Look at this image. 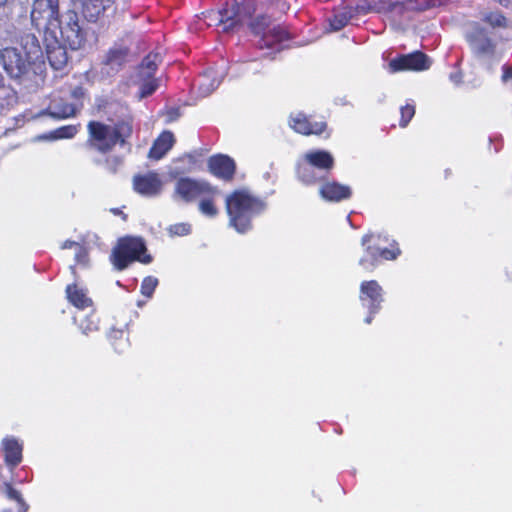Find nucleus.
Segmentation results:
<instances>
[{
    "instance_id": "nucleus-1",
    "label": "nucleus",
    "mask_w": 512,
    "mask_h": 512,
    "mask_svg": "<svg viewBox=\"0 0 512 512\" xmlns=\"http://www.w3.org/2000/svg\"><path fill=\"white\" fill-rule=\"evenodd\" d=\"M225 203L229 226L240 234L249 232L252 229V220L267 208L264 200L244 189L236 190L228 195Z\"/></svg>"
},
{
    "instance_id": "nucleus-2",
    "label": "nucleus",
    "mask_w": 512,
    "mask_h": 512,
    "mask_svg": "<svg viewBox=\"0 0 512 512\" xmlns=\"http://www.w3.org/2000/svg\"><path fill=\"white\" fill-rule=\"evenodd\" d=\"M380 234L368 233L361 239L365 248L364 254L359 259V266L365 271H373L380 262V259L394 261L401 255V249L396 241H392L387 248L379 246Z\"/></svg>"
},
{
    "instance_id": "nucleus-3",
    "label": "nucleus",
    "mask_w": 512,
    "mask_h": 512,
    "mask_svg": "<svg viewBox=\"0 0 512 512\" xmlns=\"http://www.w3.org/2000/svg\"><path fill=\"white\" fill-rule=\"evenodd\" d=\"M88 132L91 146L105 153L111 150L118 142H124V137L130 133V127L125 123L107 125L91 121L88 124Z\"/></svg>"
},
{
    "instance_id": "nucleus-4",
    "label": "nucleus",
    "mask_w": 512,
    "mask_h": 512,
    "mask_svg": "<svg viewBox=\"0 0 512 512\" xmlns=\"http://www.w3.org/2000/svg\"><path fill=\"white\" fill-rule=\"evenodd\" d=\"M473 55L485 66L490 68L498 63L502 57V51L498 48L497 42L482 27H475L466 35Z\"/></svg>"
},
{
    "instance_id": "nucleus-5",
    "label": "nucleus",
    "mask_w": 512,
    "mask_h": 512,
    "mask_svg": "<svg viewBox=\"0 0 512 512\" xmlns=\"http://www.w3.org/2000/svg\"><path fill=\"white\" fill-rule=\"evenodd\" d=\"M111 261L117 270H123L133 261L148 264L152 258L146 254V246L141 238L125 237L113 250Z\"/></svg>"
},
{
    "instance_id": "nucleus-6",
    "label": "nucleus",
    "mask_w": 512,
    "mask_h": 512,
    "mask_svg": "<svg viewBox=\"0 0 512 512\" xmlns=\"http://www.w3.org/2000/svg\"><path fill=\"white\" fill-rule=\"evenodd\" d=\"M32 25L45 35L56 33L59 26V0H34L31 10Z\"/></svg>"
},
{
    "instance_id": "nucleus-7",
    "label": "nucleus",
    "mask_w": 512,
    "mask_h": 512,
    "mask_svg": "<svg viewBox=\"0 0 512 512\" xmlns=\"http://www.w3.org/2000/svg\"><path fill=\"white\" fill-rule=\"evenodd\" d=\"M251 30L256 35H261L259 42L260 48L273 49L279 51L282 49V43L289 38L288 32L279 25L270 26L268 18L257 17L251 24Z\"/></svg>"
},
{
    "instance_id": "nucleus-8",
    "label": "nucleus",
    "mask_w": 512,
    "mask_h": 512,
    "mask_svg": "<svg viewBox=\"0 0 512 512\" xmlns=\"http://www.w3.org/2000/svg\"><path fill=\"white\" fill-rule=\"evenodd\" d=\"M59 31L62 41L67 44L70 49L78 50L85 42V34L79 25V17L74 11H67L62 19L59 20Z\"/></svg>"
},
{
    "instance_id": "nucleus-9",
    "label": "nucleus",
    "mask_w": 512,
    "mask_h": 512,
    "mask_svg": "<svg viewBox=\"0 0 512 512\" xmlns=\"http://www.w3.org/2000/svg\"><path fill=\"white\" fill-rule=\"evenodd\" d=\"M203 18L207 26H217L221 32H230L240 22L239 6L236 3L226 4L220 10L203 13Z\"/></svg>"
},
{
    "instance_id": "nucleus-10",
    "label": "nucleus",
    "mask_w": 512,
    "mask_h": 512,
    "mask_svg": "<svg viewBox=\"0 0 512 512\" xmlns=\"http://www.w3.org/2000/svg\"><path fill=\"white\" fill-rule=\"evenodd\" d=\"M360 301L363 307L367 308L369 315L364 319L365 323L372 322V316L381 308L383 302V290L377 281H364L360 285Z\"/></svg>"
},
{
    "instance_id": "nucleus-11",
    "label": "nucleus",
    "mask_w": 512,
    "mask_h": 512,
    "mask_svg": "<svg viewBox=\"0 0 512 512\" xmlns=\"http://www.w3.org/2000/svg\"><path fill=\"white\" fill-rule=\"evenodd\" d=\"M215 193V187L203 180L180 178L175 185V194L186 202L199 199L202 195Z\"/></svg>"
},
{
    "instance_id": "nucleus-12",
    "label": "nucleus",
    "mask_w": 512,
    "mask_h": 512,
    "mask_svg": "<svg viewBox=\"0 0 512 512\" xmlns=\"http://www.w3.org/2000/svg\"><path fill=\"white\" fill-rule=\"evenodd\" d=\"M0 62L5 71L13 78L22 76L30 65L17 47H7L0 50Z\"/></svg>"
},
{
    "instance_id": "nucleus-13",
    "label": "nucleus",
    "mask_w": 512,
    "mask_h": 512,
    "mask_svg": "<svg viewBox=\"0 0 512 512\" xmlns=\"http://www.w3.org/2000/svg\"><path fill=\"white\" fill-rule=\"evenodd\" d=\"M431 61L427 55L422 52H414L392 59L389 63L391 72L399 71H424L429 69Z\"/></svg>"
},
{
    "instance_id": "nucleus-14",
    "label": "nucleus",
    "mask_w": 512,
    "mask_h": 512,
    "mask_svg": "<svg viewBox=\"0 0 512 512\" xmlns=\"http://www.w3.org/2000/svg\"><path fill=\"white\" fill-rule=\"evenodd\" d=\"M163 188V181L156 172H147L133 177V189L144 197L158 196Z\"/></svg>"
},
{
    "instance_id": "nucleus-15",
    "label": "nucleus",
    "mask_w": 512,
    "mask_h": 512,
    "mask_svg": "<svg viewBox=\"0 0 512 512\" xmlns=\"http://www.w3.org/2000/svg\"><path fill=\"white\" fill-rule=\"evenodd\" d=\"M416 0H406L405 2H393L391 0H378V6L375 8L377 13L390 14L394 19H402L409 12H421V4L414 6Z\"/></svg>"
},
{
    "instance_id": "nucleus-16",
    "label": "nucleus",
    "mask_w": 512,
    "mask_h": 512,
    "mask_svg": "<svg viewBox=\"0 0 512 512\" xmlns=\"http://www.w3.org/2000/svg\"><path fill=\"white\" fill-rule=\"evenodd\" d=\"M47 59L52 68L61 70L68 61L66 49L60 44L56 33L45 35Z\"/></svg>"
},
{
    "instance_id": "nucleus-17",
    "label": "nucleus",
    "mask_w": 512,
    "mask_h": 512,
    "mask_svg": "<svg viewBox=\"0 0 512 512\" xmlns=\"http://www.w3.org/2000/svg\"><path fill=\"white\" fill-rule=\"evenodd\" d=\"M80 106L77 103H70L60 95L55 94L52 95L49 105L43 113L55 119H66L75 116Z\"/></svg>"
},
{
    "instance_id": "nucleus-18",
    "label": "nucleus",
    "mask_w": 512,
    "mask_h": 512,
    "mask_svg": "<svg viewBox=\"0 0 512 512\" xmlns=\"http://www.w3.org/2000/svg\"><path fill=\"white\" fill-rule=\"evenodd\" d=\"M289 125L294 131L303 135H320L326 129L325 122H311L305 114L300 112L291 115Z\"/></svg>"
},
{
    "instance_id": "nucleus-19",
    "label": "nucleus",
    "mask_w": 512,
    "mask_h": 512,
    "mask_svg": "<svg viewBox=\"0 0 512 512\" xmlns=\"http://www.w3.org/2000/svg\"><path fill=\"white\" fill-rule=\"evenodd\" d=\"M300 160L327 175L334 167V157L326 150H310Z\"/></svg>"
},
{
    "instance_id": "nucleus-20",
    "label": "nucleus",
    "mask_w": 512,
    "mask_h": 512,
    "mask_svg": "<svg viewBox=\"0 0 512 512\" xmlns=\"http://www.w3.org/2000/svg\"><path fill=\"white\" fill-rule=\"evenodd\" d=\"M225 75L226 69L224 66L220 68H209L200 77L198 85L199 95L201 97L210 95L215 89L218 88Z\"/></svg>"
},
{
    "instance_id": "nucleus-21",
    "label": "nucleus",
    "mask_w": 512,
    "mask_h": 512,
    "mask_svg": "<svg viewBox=\"0 0 512 512\" xmlns=\"http://www.w3.org/2000/svg\"><path fill=\"white\" fill-rule=\"evenodd\" d=\"M319 194L325 201L340 202L349 199L351 188L336 181H325L319 188Z\"/></svg>"
},
{
    "instance_id": "nucleus-22",
    "label": "nucleus",
    "mask_w": 512,
    "mask_h": 512,
    "mask_svg": "<svg viewBox=\"0 0 512 512\" xmlns=\"http://www.w3.org/2000/svg\"><path fill=\"white\" fill-rule=\"evenodd\" d=\"M208 167L213 175L222 179H230L235 172L234 160L226 155L212 156Z\"/></svg>"
},
{
    "instance_id": "nucleus-23",
    "label": "nucleus",
    "mask_w": 512,
    "mask_h": 512,
    "mask_svg": "<svg viewBox=\"0 0 512 512\" xmlns=\"http://www.w3.org/2000/svg\"><path fill=\"white\" fill-rule=\"evenodd\" d=\"M30 64L43 59V51L37 37L34 34H25L21 37L18 48Z\"/></svg>"
},
{
    "instance_id": "nucleus-24",
    "label": "nucleus",
    "mask_w": 512,
    "mask_h": 512,
    "mask_svg": "<svg viewBox=\"0 0 512 512\" xmlns=\"http://www.w3.org/2000/svg\"><path fill=\"white\" fill-rule=\"evenodd\" d=\"M174 142V135L170 131H164L154 141L149 151V158L154 160L161 159L172 148Z\"/></svg>"
},
{
    "instance_id": "nucleus-25",
    "label": "nucleus",
    "mask_w": 512,
    "mask_h": 512,
    "mask_svg": "<svg viewBox=\"0 0 512 512\" xmlns=\"http://www.w3.org/2000/svg\"><path fill=\"white\" fill-rule=\"evenodd\" d=\"M326 174L300 160L297 163V178L305 185H314L325 179Z\"/></svg>"
},
{
    "instance_id": "nucleus-26",
    "label": "nucleus",
    "mask_w": 512,
    "mask_h": 512,
    "mask_svg": "<svg viewBox=\"0 0 512 512\" xmlns=\"http://www.w3.org/2000/svg\"><path fill=\"white\" fill-rule=\"evenodd\" d=\"M6 462L12 467L22 461V445L14 437H6L2 441Z\"/></svg>"
},
{
    "instance_id": "nucleus-27",
    "label": "nucleus",
    "mask_w": 512,
    "mask_h": 512,
    "mask_svg": "<svg viewBox=\"0 0 512 512\" xmlns=\"http://www.w3.org/2000/svg\"><path fill=\"white\" fill-rule=\"evenodd\" d=\"M66 293L69 302L80 310L92 305V300L87 296L86 290L79 287L77 284L68 285Z\"/></svg>"
},
{
    "instance_id": "nucleus-28",
    "label": "nucleus",
    "mask_w": 512,
    "mask_h": 512,
    "mask_svg": "<svg viewBox=\"0 0 512 512\" xmlns=\"http://www.w3.org/2000/svg\"><path fill=\"white\" fill-rule=\"evenodd\" d=\"M220 191L215 187V193L202 195L199 198V211L206 217L214 218L218 215V208L215 205V200L219 197Z\"/></svg>"
},
{
    "instance_id": "nucleus-29",
    "label": "nucleus",
    "mask_w": 512,
    "mask_h": 512,
    "mask_svg": "<svg viewBox=\"0 0 512 512\" xmlns=\"http://www.w3.org/2000/svg\"><path fill=\"white\" fill-rule=\"evenodd\" d=\"M353 17L352 7H343L336 10L333 18L330 20L331 29L333 31L341 30Z\"/></svg>"
},
{
    "instance_id": "nucleus-30",
    "label": "nucleus",
    "mask_w": 512,
    "mask_h": 512,
    "mask_svg": "<svg viewBox=\"0 0 512 512\" xmlns=\"http://www.w3.org/2000/svg\"><path fill=\"white\" fill-rule=\"evenodd\" d=\"M74 321L79 324V328L82 333L88 335L98 329V317L94 313H90L89 315H83L82 313H78L74 316Z\"/></svg>"
},
{
    "instance_id": "nucleus-31",
    "label": "nucleus",
    "mask_w": 512,
    "mask_h": 512,
    "mask_svg": "<svg viewBox=\"0 0 512 512\" xmlns=\"http://www.w3.org/2000/svg\"><path fill=\"white\" fill-rule=\"evenodd\" d=\"M78 132V129L74 125H68L60 127L49 134H45L42 136H39V139L44 140H56V139H69L73 138L76 133Z\"/></svg>"
},
{
    "instance_id": "nucleus-32",
    "label": "nucleus",
    "mask_w": 512,
    "mask_h": 512,
    "mask_svg": "<svg viewBox=\"0 0 512 512\" xmlns=\"http://www.w3.org/2000/svg\"><path fill=\"white\" fill-rule=\"evenodd\" d=\"M482 20L493 28H506L508 26V20L500 11L484 13Z\"/></svg>"
},
{
    "instance_id": "nucleus-33",
    "label": "nucleus",
    "mask_w": 512,
    "mask_h": 512,
    "mask_svg": "<svg viewBox=\"0 0 512 512\" xmlns=\"http://www.w3.org/2000/svg\"><path fill=\"white\" fill-rule=\"evenodd\" d=\"M127 51L122 48L111 49L106 57V64L114 67L121 66L126 59Z\"/></svg>"
},
{
    "instance_id": "nucleus-34",
    "label": "nucleus",
    "mask_w": 512,
    "mask_h": 512,
    "mask_svg": "<svg viewBox=\"0 0 512 512\" xmlns=\"http://www.w3.org/2000/svg\"><path fill=\"white\" fill-rule=\"evenodd\" d=\"M137 85H139V98L143 99L150 95H152L156 89L158 88V80L150 79V80H143L135 82Z\"/></svg>"
},
{
    "instance_id": "nucleus-35",
    "label": "nucleus",
    "mask_w": 512,
    "mask_h": 512,
    "mask_svg": "<svg viewBox=\"0 0 512 512\" xmlns=\"http://www.w3.org/2000/svg\"><path fill=\"white\" fill-rule=\"evenodd\" d=\"M161 62V56L158 53H151L148 56H146L142 63L143 69H147V73H154L157 70L158 64Z\"/></svg>"
},
{
    "instance_id": "nucleus-36",
    "label": "nucleus",
    "mask_w": 512,
    "mask_h": 512,
    "mask_svg": "<svg viewBox=\"0 0 512 512\" xmlns=\"http://www.w3.org/2000/svg\"><path fill=\"white\" fill-rule=\"evenodd\" d=\"M157 285H158L157 278H155L153 276L145 277L141 284V294L148 298L152 297Z\"/></svg>"
},
{
    "instance_id": "nucleus-37",
    "label": "nucleus",
    "mask_w": 512,
    "mask_h": 512,
    "mask_svg": "<svg viewBox=\"0 0 512 512\" xmlns=\"http://www.w3.org/2000/svg\"><path fill=\"white\" fill-rule=\"evenodd\" d=\"M170 236H186L191 233V225L188 223H177L168 227Z\"/></svg>"
},
{
    "instance_id": "nucleus-38",
    "label": "nucleus",
    "mask_w": 512,
    "mask_h": 512,
    "mask_svg": "<svg viewBox=\"0 0 512 512\" xmlns=\"http://www.w3.org/2000/svg\"><path fill=\"white\" fill-rule=\"evenodd\" d=\"M378 6V0L374 3H370L368 1H363L361 4H358L356 7H352V13L353 15H360V14H367L370 12L377 13V10L375 9Z\"/></svg>"
},
{
    "instance_id": "nucleus-39",
    "label": "nucleus",
    "mask_w": 512,
    "mask_h": 512,
    "mask_svg": "<svg viewBox=\"0 0 512 512\" xmlns=\"http://www.w3.org/2000/svg\"><path fill=\"white\" fill-rule=\"evenodd\" d=\"M400 113H401L400 126L406 127L415 114V106L413 104L408 103L405 106L401 107Z\"/></svg>"
},
{
    "instance_id": "nucleus-40",
    "label": "nucleus",
    "mask_w": 512,
    "mask_h": 512,
    "mask_svg": "<svg viewBox=\"0 0 512 512\" xmlns=\"http://www.w3.org/2000/svg\"><path fill=\"white\" fill-rule=\"evenodd\" d=\"M122 164V159L117 156L109 157L105 161V167L109 172L115 173Z\"/></svg>"
},
{
    "instance_id": "nucleus-41",
    "label": "nucleus",
    "mask_w": 512,
    "mask_h": 512,
    "mask_svg": "<svg viewBox=\"0 0 512 512\" xmlns=\"http://www.w3.org/2000/svg\"><path fill=\"white\" fill-rule=\"evenodd\" d=\"M150 79H155L154 78V73H147V69H143L142 68V65H139L137 71H136V74L134 76V79L133 81L134 82H138V81H143V80H150Z\"/></svg>"
},
{
    "instance_id": "nucleus-42",
    "label": "nucleus",
    "mask_w": 512,
    "mask_h": 512,
    "mask_svg": "<svg viewBox=\"0 0 512 512\" xmlns=\"http://www.w3.org/2000/svg\"><path fill=\"white\" fill-rule=\"evenodd\" d=\"M75 260L78 264L86 266L88 264V252L83 246L76 250Z\"/></svg>"
},
{
    "instance_id": "nucleus-43",
    "label": "nucleus",
    "mask_w": 512,
    "mask_h": 512,
    "mask_svg": "<svg viewBox=\"0 0 512 512\" xmlns=\"http://www.w3.org/2000/svg\"><path fill=\"white\" fill-rule=\"evenodd\" d=\"M15 100L14 91L9 87V93L6 96H0V110L9 107Z\"/></svg>"
},
{
    "instance_id": "nucleus-44",
    "label": "nucleus",
    "mask_w": 512,
    "mask_h": 512,
    "mask_svg": "<svg viewBox=\"0 0 512 512\" xmlns=\"http://www.w3.org/2000/svg\"><path fill=\"white\" fill-rule=\"evenodd\" d=\"M449 1L450 0H425V3L421 4V7H419V8L423 9L425 11V10H428V9H431L434 7L444 5Z\"/></svg>"
},
{
    "instance_id": "nucleus-45",
    "label": "nucleus",
    "mask_w": 512,
    "mask_h": 512,
    "mask_svg": "<svg viewBox=\"0 0 512 512\" xmlns=\"http://www.w3.org/2000/svg\"><path fill=\"white\" fill-rule=\"evenodd\" d=\"M8 494L10 498L18 501L24 507L23 499L21 497L20 492L14 490L13 488H9Z\"/></svg>"
},
{
    "instance_id": "nucleus-46",
    "label": "nucleus",
    "mask_w": 512,
    "mask_h": 512,
    "mask_svg": "<svg viewBox=\"0 0 512 512\" xmlns=\"http://www.w3.org/2000/svg\"><path fill=\"white\" fill-rule=\"evenodd\" d=\"M512 79V67L504 66L503 67V75H502V81L504 83L508 82Z\"/></svg>"
},
{
    "instance_id": "nucleus-47",
    "label": "nucleus",
    "mask_w": 512,
    "mask_h": 512,
    "mask_svg": "<svg viewBox=\"0 0 512 512\" xmlns=\"http://www.w3.org/2000/svg\"><path fill=\"white\" fill-rule=\"evenodd\" d=\"M9 93V86L4 84V78L0 74V96H6Z\"/></svg>"
},
{
    "instance_id": "nucleus-48",
    "label": "nucleus",
    "mask_w": 512,
    "mask_h": 512,
    "mask_svg": "<svg viewBox=\"0 0 512 512\" xmlns=\"http://www.w3.org/2000/svg\"><path fill=\"white\" fill-rule=\"evenodd\" d=\"M79 246H81L80 244H78L77 242H74V241H70V240H66L61 248L62 249H70V248H76V250L79 248Z\"/></svg>"
},
{
    "instance_id": "nucleus-49",
    "label": "nucleus",
    "mask_w": 512,
    "mask_h": 512,
    "mask_svg": "<svg viewBox=\"0 0 512 512\" xmlns=\"http://www.w3.org/2000/svg\"><path fill=\"white\" fill-rule=\"evenodd\" d=\"M450 80L455 83V84H459L462 80V75L461 73L459 72H455V73H451L450 74Z\"/></svg>"
},
{
    "instance_id": "nucleus-50",
    "label": "nucleus",
    "mask_w": 512,
    "mask_h": 512,
    "mask_svg": "<svg viewBox=\"0 0 512 512\" xmlns=\"http://www.w3.org/2000/svg\"><path fill=\"white\" fill-rule=\"evenodd\" d=\"M92 2H93V6L97 9V14H99L101 10L104 11L106 9V6L101 5L100 0H92Z\"/></svg>"
},
{
    "instance_id": "nucleus-51",
    "label": "nucleus",
    "mask_w": 512,
    "mask_h": 512,
    "mask_svg": "<svg viewBox=\"0 0 512 512\" xmlns=\"http://www.w3.org/2000/svg\"><path fill=\"white\" fill-rule=\"evenodd\" d=\"M82 95H83V90H82V88H77V89H75V90L73 91V96H74L75 98H77V99H78V98H80Z\"/></svg>"
},
{
    "instance_id": "nucleus-52",
    "label": "nucleus",
    "mask_w": 512,
    "mask_h": 512,
    "mask_svg": "<svg viewBox=\"0 0 512 512\" xmlns=\"http://www.w3.org/2000/svg\"><path fill=\"white\" fill-rule=\"evenodd\" d=\"M499 3H500L502 6L507 7V6L510 4V0H499Z\"/></svg>"
},
{
    "instance_id": "nucleus-53",
    "label": "nucleus",
    "mask_w": 512,
    "mask_h": 512,
    "mask_svg": "<svg viewBox=\"0 0 512 512\" xmlns=\"http://www.w3.org/2000/svg\"><path fill=\"white\" fill-rule=\"evenodd\" d=\"M425 3V0H416V2H414V6H417L419 4H424Z\"/></svg>"
},
{
    "instance_id": "nucleus-54",
    "label": "nucleus",
    "mask_w": 512,
    "mask_h": 512,
    "mask_svg": "<svg viewBox=\"0 0 512 512\" xmlns=\"http://www.w3.org/2000/svg\"><path fill=\"white\" fill-rule=\"evenodd\" d=\"M10 0H0V6L6 5Z\"/></svg>"
},
{
    "instance_id": "nucleus-55",
    "label": "nucleus",
    "mask_w": 512,
    "mask_h": 512,
    "mask_svg": "<svg viewBox=\"0 0 512 512\" xmlns=\"http://www.w3.org/2000/svg\"><path fill=\"white\" fill-rule=\"evenodd\" d=\"M125 344H126V339H122V341H121L122 348L125 346Z\"/></svg>"
},
{
    "instance_id": "nucleus-56",
    "label": "nucleus",
    "mask_w": 512,
    "mask_h": 512,
    "mask_svg": "<svg viewBox=\"0 0 512 512\" xmlns=\"http://www.w3.org/2000/svg\"><path fill=\"white\" fill-rule=\"evenodd\" d=\"M120 334V338H123L124 333L122 331L118 332Z\"/></svg>"
},
{
    "instance_id": "nucleus-57",
    "label": "nucleus",
    "mask_w": 512,
    "mask_h": 512,
    "mask_svg": "<svg viewBox=\"0 0 512 512\" xmlns=\"http://www.w3.org/2000/svg\"><path fill=\"white\" fill-rule=\"evenodd\" d=\"M137 305H138L139 307H141V306L143 305V302L139 301V302L137 303Z\"/></svg>"
},
{
    "instance_id": "nucleus-58",
    "label": "nucleus",
    "mask_w": 512,
    "mask_h": 512,
    "mask_svg": "<svg viewBox=\"0 0 512 512\" xmlns=\"http://www.w3.org/2000/svg\"><path fill=\"white\" fill-rule=\"evenodd\" d=\"M71 271L74 273V267L70 266Z\"/></svg>"
},
{
    "instance_id": "nucleus-59",
    "label": "nucleus",
    "mask_w": 512,
    "mask_h": 512,
    "mask_svg": "<svg viewBox=\"0 0 512 512\" xmlns=\"http://www.w3.org/2000/svg\"><path fill=\"white\" fill-rule=\"evenodd\" d=\"M22 512H27V507H24V510Z\"/></svg>"
}]
</instances>
